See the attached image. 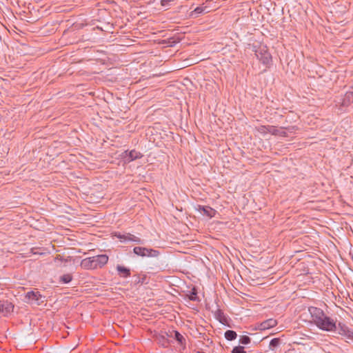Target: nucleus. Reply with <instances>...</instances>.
<instances>
[{"instance_id": "1", "label": "nucleus", "mask_w": 353, "mask_h": 353, "mask_svg": "<svg viewBox=\"0 0 353 353\" xmlns=\"http://www.w3.org/2000/svg\"><path fill=\"white\" fill-rule=\"evenodd\" d=\"M108 256L103 254L83 259L81 267L84 270H95L102 268L108 261Z\"/></svg>"}, {"instance_id": "2", "label": "nucleus", "mask_w": 353, "mask_h": 353, "mask_svg": "<svg viewBox=\"0 0 353 353\" xmlns=\"http://www.w3.org/2000/svg\"><path fill=\"white\" fill-rule=\"evenodd\" d=\"M315 325L320 330L326 332H336L337 330L336 322L326 315L316 322Z\"/></svg>"}, {"instance_id": "3", "label": "nucleus", "mask_w": 353, "mask_h": 353, "mask_svg": "<svg viewBox=\"0 0 353 353\" xmlns=\"http://www.w3.org/2000/svg\"><path fill=\"white\" fill-rule=\"evenodd\" d=\"M257 59L264 65H269L272 61V56L266 46H260L254 50Z\"/></svg>"}, {"instance_id": "4", "label": "nucleus", "mask_w": 353, "mask_h": 353, "mask_svg": "<svg viewBox=\"0 0 353 353\" xmlns=\"http://www.w3.org/2000/svg\"><path fill=\"white\" fill-rule=\"evenodd\" d=\"M133 252L137 255L142 257L148 256V257H157L160 252L159 250H154L152 248H148L145 247H134L133 249Z\"/></svg>"}, {"instance_id": "5", "label": "nucleus", "mask_w": 353, "mask_h": 353, "mask_svg": "<svg viewBox=\"0 0 353 353\" xmlns=\"http://www.w3.org/2000/svg\"><path fill=\"white\" fill-rule=\"evenodd\" d=\"M114 236L119 239L122 243L132 241L137 244H143V240L130 233L121 234L120 232H116L114 233Z\"/></svg>"}, {"instance_id": "6", "label": "nucleus", "mask_w": 353, "mask_h": 353, "mask_svg": "<svg viewBox=\"0 0 353 353\" xmlns=\"http://www.w3.org/2000/svg\"><path fill=\"white\" fill-rule=\"evenodd\" d=\"M44 298L39 291L34 290L28 292L25 296L27 303L34 302L37 305H40L43 303Z\"/></svg>"}, {"instance_id": "7", "label": "nucleus", "mask_w": 353, "mask_h": 353, "mask_svg": "<svg viewBox=\"0 0 353 353\" xmlns=\"http://www.w3.org/2000/svg\"><path fill=\"white\" fill-rule=\"evenodd\" d=\"M13 310L14 305L11 302L7 300L0 301V315L8 316L13 312Z\"/></svg>"}, {"instance_id": "8", "label": "nucleus", "mask_w": 353, "mask_h": 353, "mask_svg": "<svg viewBox=\"0 0 353 353\" xmlns=\"http://www.w3.org/2000/svg\"><path fill=\"white\" fill-rule=\"evenodd\" d=\"M142 154L135 150L130 151L125 150L121 154L122 159L125 163H130L134 160L140 159L142 157Z\"/></svg>"}, {"instance_id": "9", "label": "nucleus", "mask_w": 353, "mask_h": 353, "mask_svg": "<svg viewBox=\"0 0 353 353\" xmlns=\"http://www.w3.org/2000/svg\"><path fill=\"white\" fill-rule=\"evenodd\" d=\"M338 333L342 336H345L347 339L353 341V331L350 329L345 324L339 322L337 325Z\"/></svg>"}, {"instance_id": "10", "label": "nucleus", "mask_w": 353, "mask_h": 353, "mask_svg": "<svg viewBox=\"0 0 353 353\" xmlns=\"http://www.w3.org/2000/svg\"><path fill=\"white\" fill-rule=\"evenodd\" d=\"M308 311L312 318L314 324L325 315L322 309L316 307H310L308 308Z\"/></svg>"}, {"instance_id": "11", "label": "nucleus", "mask_w": 353, "mask_h": 353, "mask_svg": "<svg viewBox=\"0 0 353 353\" xmlns=\"http://www.w3.org/2000/svg\"><path fill=\"white\" fill-rule=\"evenodd\" d=\"M277 325V321L274 319H269L263 322H261L259 326L258 329L259 330H265L272 327H275Z\"/></svg>"}, {"instance_id": "12", "label": "nucleus", "mask_w": 353, "mask_h": 353, "mask_svg": "<svg viewBox=\"0 0 353 353\" xmlns=\"http://www.w3.org/2000/svg\"><path fill=\"white\" fill-rule=\"evenodd\" d=\"M174 338L177 341L178 344L180 345L181 349L180 351L184 350L186 348V339L185 337L178 331H174Z\"/></svg>"}, {"instance_id": "13", "label": "nucleus", "mask_w": 353, "mask_h": 353, "mask_svg": "<svg viewBox=\"0 0 353 353\" xmlns=\"http://www.w3.org/2000/svg\"><path fill=\"white\" fill-rule=\"evenodd\" d=\"M267 133H270L272 135H279L281 137H286L287 133L282 130L279 129L274 125H267Z\"/></svg>"}, {"instance_id": "14", "label": "nucleus", "mask_w": 353, "mask_h": 353, "mask_svg": "<svg viewBox=\"0 0 353 353\" xmlns=\"http://www.w3.org/2000/svg\"><path fill=\"white\" fill-rule=\"evenodd\" d=\"M116 269L117 270L118 275L120 277L128 278V277L130 276L131 272H130V268H126L123 265H117L116 267Z\"/></svg>"}, {"instance_id": "15", "label": "nucleus", "mask_w": 353, "mask_h": 353, "mask_svg": "<svg viewBox=\"0 0 353 353\" xmlns=\"http://www.w3.org/2000/svg\"><path fill=\"white\" fill-rule=\"evenodd\" d=\"M214 315L216 319H217L221 323L225 324L227 323V317L225 316L223 310L220 308H217L216 311H214Z\"/></svg>"}, {"instance_id": "16", "label": "nucleus", "mask_w": 353, "mask_h": 353, "mask_svg": "<svg viewBox=\"0 0 353 353\" xmlns=\"http://www.w3.org/2000/svg\"><path fill=\"white\" fill-rule=\"evenodd\" d=\"M199 210L203 212L205 216L212 218L215 214V210L209 206H199Z\"/></svg>"}, {"instance_id": "17", "label": "nucleus", "mask_w": 353, "mask_h": 353, "mask_svg": "<svg viewBox=\"0 0 353 353\" xmlns=\"http://www.w3.org/2000/svg\"><path fill=\"white\" fill-rule=\"evenodd\" d=\"M157 341L158 344H159L161 346H162L164 348L168 347L170 344V342H171L169 339H168L163 335L157 336Z\"/></svg>"}, {"instance_id": "18", "label": "nucleus", "mask_w": 353, "mask_h": 353, "mask_svg": "<svg viewBox=\"0 0 353 353\" xmlns=\"http://www.w3.org/2000/svg\"><path fill=\"white\" fill-rule=\"evenodd\" d=\"M224 336L228 341H233L236 339L237 334L234 330H228L225 332Z\"/></svg>"}, {"instance_id": "19", "label": "nucleus", "mask_w": 353, "mask_h": 353, "mask_svg": "<svg viewBox=\"0 0 353 353\" xmlns=\"http://www.w3.org/2000/svg\"><path fill=\"white\" fill-rule=\"evenodd\" d=\"M188 298L190 300L193 301H199V299L197 296V290L195 287H194L190 292Z\"/></svg>"}, {"instance_id": "20", "label": "nucleus", "mask_w": 353, "mask_h": 353, "mask_svg": "<svg viewBox=\"0 0 353 353\" xmlns=\"http://www.w3.org/2000/svg\"><path fill=\"white\" fill-rule=\"evenodd\" d=\"M72 279V276L70 274H65L60 276L59 281L63 283H68Z\"/></svg>"}, {"instance_id": "21", "label": "nucleus", "mask_w": 353, "mask_h": 353, "mask_svg": "<svg viewBox=\"0 0 353 353\" xmlns=\"http://www.w3.org/2000/svg\"><path fill=\"white\" fill-rule=\"evenodd\" d=\"M281 343V340L279 338H274L270 342V347L275 348L277 347Z\"/></svg>"}, {"instance_id": "22", "label": "nucleus", "mask_w": 353, "mask_h": 353, "mask_svg": "<svg viewBox=\"0 0 353 353\" xmlns=\"http://www.w3.org/2000/svg\"><path fill=\"white\" fill-rule=\"evenodd\" d=\"M251 342V339L246 335L241 336L239 338V343L243 345H248Z\"/></svg>"}, {"instance_id": "23", "label": "nucleus", "mask_w": 353, "mask_h": 353, "mask_svg": "<svg viewBox=\"0 0 353 353\" xmlns=\"http://www.w3.org/2000/svg\"><path fill=\"white\" fill-rule=\"evenodd\" d=\"M346 101H347V103H350L351 101H353V93L352 92H347L345 95V99L343 101V104L346 105Z\"/></svg>"}, {"instance_id": "24", "label": "nucleus", "mask_w": 353, "mask_h": 353, "mask_svg": "<svg viewBox=\"0 0 353 353\" xmlns=\"http://www.w3.org/2000/svg\"><path fill=\"white\" fill-rule=\"evenodd\" d=\"M208 9V7L205 6H197L194 10V12H195L196 14H201L204 12H205V10ZM209 12L208 10L206 11V12Z\"/></svg>"}, {"instance_id": "25", "label": "nucleus", "mask_w": 353, "mask_h": 353, "mask_svg": "<svg viewBox=\"0 0 353 353\" xmlns=\"http://www.w3.org/2000/svg\"><path fill=\"white\" fill-rule=\"evenodd\" d=\"M232 353H245V348L243 346H235L232 350Z\"/></svg>"}, {"instance_id": "26", "label": "nucleus", "mask_w": 353, "mask_h": 353, "mask_svg": "<svg viewBox=\"0 0 353 353\" xmlns=\"http://www.w3.org/2000/svg\"><path fill=\"white\" fill-rule=\"evenodd\" d=\"M256 130L260 134H267V125H259V126L256 128Z\"/></svg>"}, {"instance_id": "27", "label": "nucleus", "mask_w": 353, "mask_h": 353, "mask_svg": "<svg viewBox=\"0 0 353 353\" xmlns=\"http://www.w3.org/2000/svg\"><path fill=\"white\" fill-rule=\"evenodd\" d=\"M145 279V276H143L142 279L140 278L139 276H137V278L135 279L134 282L137 283H143L144 279Z\"/></svg>"}, {"instance_id": "28", "label": "nucleus", "mask_w": 353, "mask_h": 353, "mask_svg": "<svg viewBox=\"0 0 353 353\" xmlns=\"http://www.w3.org/2000/svg\"><path fill=\"white\" fill-rule=\"evenodd\" d=\"M172 0H161V6H168L170 1Z\"/></svg>"}, {"instance_id": "29", "label": "nucleus", "mask_w": 353, "mask_h": 353, "mask_svg": "<svg viewBox=\"0 0 353 353\" xmlns=\"http://www.w3.org/2000/svg\"><path fill=\"white\" fill-rule=\"evenodd\" d=\"M177 41H174L172 38V39H170V41H168V43H170V45L171 46H173L174 45V43H176Z\"/></svg>"}]
</instances>
